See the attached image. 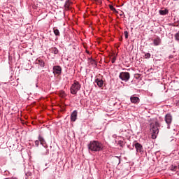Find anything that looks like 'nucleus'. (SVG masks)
<instances>
[{"label":"nucleus","mask_w":179,"mask_h":179,"mask_svg":"<svg viewBox=\"0 0 179 179\" xmlns=\"http://www.w3.org/2000/svg\"><path fill=\"white\" fill-rule=\"evenodd\" d=\"M123 41V38L122 37L120 38V41Z\"/></svg>","instance_id":"29"},{"label":"nucleus","mask_w":179,"mask_h":179,"mask_svg":"<svg viewBox=\"0 0 179 179\" xmlns=\"http://www.w3.org/2000/svg\"><path fill=\"white\" fill-rule=\"evenodd\" d=\"M80 88H81V85L79 84V82L74 81L73 84L71 87V94H73V95H76V94L78 93V91H79Z\"/></svg>","instance_id":"3"},{"label":"nucleus","mask_w":179,"mask_h":179,"mask_svg":"<svg viewBox=\"0 0 179 179\" xmlns=\"http://www.w3.org/2000/svg\"><path fill=\"white\" fill-rule=\"evenodd\" d=\"M6 179H17V178H16V177L6 178Z\"/></svg>","instance_id":"28"},{"label":"nucleus","mask_w":179,"mask_h":179,"mask_svg":"<svg viewBox=\"0 0 179 179\" xmlns=\"http://www.w3.org/2000/svg\"><path fill=\"white\" fill-rule=\"evenodd\" d=\"M53 32L56 36H60L59 30H58L57 28H53Z\"/></svg>","instance_id":"17"},{"label":"nucleus","mask_w":179,"mask_h":179,"mask_svg":"<svg viewBox=\"0 0 179 179\" xmlns=\"http://www.w3.org/2000/svg\"><path fill=\"white\" fill-rule=\"evenodd\" d=\"M65 92H64V91H61L60 92H59V96L62 97V98H64V96H65Z\"/></svg>","instance_id":"21"},{"label":"nucleus","mask_w":179,"mask_h":179,"mask_svg":"<svg viewBox=\"0 0 179 179\" xmlns=\"http://www.w3.org/2000/svg\"><path fill=\"white\" fill-rule=\"evenodd\" d=\"M62 72V69L59 65L53 66V73L56 76H60Z\"/></svg>","instance_id":"6"},{"label":"nucleus","mask_w":179,"mask_h":179,"mask_svg":"<svg viewBox=\"0 0 179 179\" xmlns=\"http://www.w3.org/2000/svg\"><path fill=\"white\" fill-rule=\"evenodd\" d=\"M146 59H149L151 56L150 53H145V55Z\"/></svg>","instance_id":"24"},{"label":"nucleus","mask_w":179,"mask_h":179,"mask_svg":"<svg viewBox=\"0 0 179 179\" xmlns=\"http://www.w3.org/2000/svg\"><path fill=\"white\" fill-rule=\"evenodd\" d=\"M120 79L123 81H128L130 79V73L129 72H121L120 73Z\"/></svg>","instance_id":"4"},{"label":"nucleus","mask_w":179,"mask_h":179,"mask_svg":"<svg viewBox=\"0 0 179 179\" xmlns=\"http://www.w3.org/2000/svg\"><path fill=\"white\" fill-rule=\"evenodd\" d=\"M134 147L136 148L137 152H143V147L141 143H134Z\"/></svg>","instance_id":"7"},{"label":"nucleus","mask_w":179,"mask_h":179,"mask_svg":"<svg viewBox=\"0 0 179 179\" xmlns=\"http://www.w3.org/2000/svg\"><path fill=\"white\" fill-rule=\"evenodd\" d=\"M175 37H176V40H177V41H179V32L176 34Z\"/></svg>","instance_id":"23"},{"label":"nucleus","mask_w":179,"mask_h":179,"mask_svg":"<svg viewBox=\"0 0 179 179\" xmlns=\"http://www.w3.org/2000/svg\"><path fill=\"white\" fill-rule=\"evenodd\" d=\"M177 166L176 165H171V167H170V169L172 171H176L177 170Z\"/></svg>","instance_id":"20"},{"label":"nucleus","mask_w":179,"mask_h":179,"mask_svg":"<svg viewBox=\"0 0 179 179\" xmlns=\"http://www.w3.org/2000/svg\"><path fill=\"white\" fill-rule=\"evenodd\" d=\"M87 53L90 54V52H89V50H87Z\"/></svg>","instance_id":"30"},{"label":"nucleus","mask_w":179,"mask_h":179,"mask_svg":"<svg viewBox=\"0 0 179 179\" xmlns=\"http://www.w3.org/2000/svg\"><path fill=\"white\" fill-rule=\"evenodd\" d=\"M167 13H169V10L168 9H161L159 10V15H167Z\"/></svg>","instance_id":"16"},{"label":"nucleus","mask_w":179,"mask_h":179,"mask_svg":"<svg viewBox=\"0 0 179 179\" xmlns=\"http://www.w3.org/2000/svg\"><path fill=\"white\" fill-rule=\"evenodd\" d=\"M165 121L167 123V124H170V123H171L172 117H171V114H166V115L165 117Z\"/></svg>","instance_id":"12"},{"label":"nucleus","mask_w":179,"mask_h":179,"mask_svg":"<svg viewBox=\"0 0 179 179\" xmlns=\"http://www.w3.org/2000/svg\"><path fill=\"white\" fill-rule=\"evenodd\" d=\"M39 143L42 145L43 147H46V142L41 136H38V140L35 141V145L36 147L39 146Z\"/></svg>","instance_id":"5"},{"label":"nucleus","mask_w":179,"mask_h":179,"mask_svg":"<svg viewBox=\"0 0 179 179\" xmlns=\"http://www.w3.org/2000/svg\"><path fill=\"white\" fill-rule=\"evenodd\" d=\"M118 144L120 145V146L123 147V142H122V141H118Z\"/></svg>","instance_id":"25"},{"label":"nucleus","mask_w":179,"mask_h":179,"mask_svg":"<svg viewBox=\"0 0 179 179\" xmlns=\"http://www.w3.org/2000/svg\"><path fill=\"white\" fill-rule=\"evenodd\" d=\"M109 8L113 10V12L117 13V10L115 8H114L113 6H111V4L109 5Z\"/></svg>","instance_id":"19"},{"label":"nucleus","mask_w":179,"mask_h":179,"mask_svg":"<svg viewBox=\"0 0 179 179\" xmlns=\"http://www.w3.org/2000/svg\"><path fill=\"white\" fill-rule=\"evenodd\" d=\"M131 103H139L140 99L138 96H131L130 98Z\"/></svg>","instance_id":"11"},{"label":"nucleus","mask_w":179,"mask_h":179,"mask_svg":"<svg viewBox=\"0 0 179 179\" xmlns=\"http://www.w3.org/2000/svg\"><path fill=\"white\" fill-rule=\"evenodd\" d=\"M78 118V111L74 110L73 113L71 114V121H73V122H75Z\"/></svg>","instance_id":"8"},{"label":"nucleus","mask_w":179,"mask_h":179,"mask_svg":"<svg viewBox=\"0 0 179 179\" xmlns=\"http://www.w3.org/2000/svg\"><path fill=\"white\" fill-rule=\"evenodd\" d=\"M124 34L125 38H126V39H128V38H129V33H128V31H124Z\"/></svg>","instance_id":"22"},{"label":"nucleus","mask_w":179,"mask_h":179,"mask_svg":"<svg viewBox=\"0 0 179 179\" xmlns=\"http://www.w3.org/2000/svg\"><path fill=\"white\" fill-rule=\"evenodd\" d=\"M158 127H159V122H157V121H155V123L150 124V131L152 133V139H156V138L157 137V134H159V131Z\"/></svg>","instance_id":"2"},{"label":"nucleus","mask_w":179,"mask_h":179,"mask_svg":"<svg viewBox=\"0 0 179 179\" xmlns=\"http://www.w3.org/2000/svg\"><path fill=\"white\" fill-rule=\"evenodd\" d=\"M88 149L92 152H100L103 149V145L99 141H92L88 143Z\"/></svg>","instance_id":"1"},{"label":"nucleus","mask_w":179,"mask_h":179,"mask_svg":"<svg viewBox=\"0 0 179 179\" xmlns=\"http://www.w3.org/2000/svg\"><path fill=\"white\" fill-rule=\"evenodd\" d=\"M162 43V39H160L159 37H157L154 41H153V43L155 45V46H159V45H160Z\"/></svg>","instance_id":"13"},{"label":"nucleus","mask_w":179,"mask_h":179,"mask_svg":"<svg viewBox=\"0 0 179 179\" xmlns=\"http://www.w3.org/2000/svg\"><path fill=\"white\" fill-rule=\"evenodd\" d=\"M111 62L113 64H114L116 62V57H113Z\"/></svg>","instance_id":"26"},{"label":"nucleus","mask_w":179,"mask_h":179,"mask_svg":"<svg viewBox=\"0 0 179 179\" xmlns=\"http://www.w3.org/2000/svg\"><path fill=\"white\" fill-rule=\"evenodd\" d=\"M36 64H38V66H41V67H44L45 66V62H43V59H36Z\"/></svg>","instance_id":"14"},{"label":"nucleus","mask_w":179,"mask_h":179,"mask_svg":"<svg viewBox=\"0 0 179 179\" xmlns=\"http://www.w3.org/2000/svg\"><path fill=\"white\" fill-rule=\"evenodd\" d=\"M95 83L99 87H101L103 85V81L101 79H99V78L95 79Z\"/></svg>","instance_id":"15"},{"label":"nucleus","mask_w":179,"mask_h":179,"mask_svg":"<svg viewBox=\"0 0 179 179\" xmlns=\"http://www.w3.org/2000/svg\"><path fill=\"white\" fill-rule=\"evenodd\" d=\"M178 169H179V162L178 163Z\"/></svg>","instance_id":"31"},{"label":"nucleus","mask_w":179,"mask_h":179,"mask_svg":"<svg viewBox=\"0 0 179 179\" xmlns=\"http://www.w3.org/2000/svg\"><path fill=\"white\" fill-rule=\"evenodd\" d=\"M71 5H73L72 1H71L70 0L66 1V3L64 4L65 10H71Z\"/></svg>","instance_id":"9"},{"label":"nucleus","mask_w":179,"mask_h":179,"mask_svg":"<svg viewBox=\"0 0 179 179\" xmlns=\"http://www.w3.org/2000/svg\"><path fill=\"white\" fill-rule=\"evenodd\" d=\"M50 51H52V52H53L54 54H58L59 52L58 49H57V48L55 47L52 48Z\"/></svg>","instance_id":"18"},{"label":"nucleus","mask_w":179,"mask_h":179,"mask_svg":"<svg viewBox=\"0 0 179 179\" xmlns=\"http://www.w3.org/2000/svg\"><path fill=\"white\" fill-rule=\"evenodd\" d=\"M41 152L43 156H47L49 154V150H48V146L46 145V143H45V147L41 149Z\"/></svg>","instance_id":"10"},{"label":"nucleus","mask_w":179,"mask_h":179,"mask_svg":"<svg viewBox=\"0 0 179 179\" xmlns=\"http://www.w3.org/2000/svg\"><path fill=\"white\" fill-rule=\"evenodd\" d=\"M90 62L91 64H95V63H96V62H95V60H94V59H90Z\"/></svg>","instance_id":"27"},{"label":"nucleus","mask_w":179,"mask_h":179,"mask_svg":"<svg viewBox=\"0 0 179 179\" xmlns=\"http://www.w3.org/2000/svg\"><path fill=\"white\" fill-rule=\"evenodd\" d=\"M178 154H179V152H178Z\"/></svg>","instance_id":"32"}]
</instances>
